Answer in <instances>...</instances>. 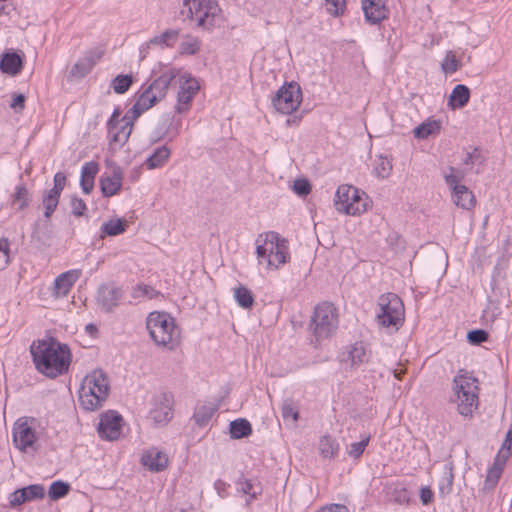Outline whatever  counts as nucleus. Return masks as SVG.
<instances>
[{
  "label": "nucleus",
  "mask_w": 512,
  "mask_h": 512,
  "mask_svg": "<svg viewBox=\"0 0 512 512\" xmlns=\"http://www.w3.org/2000/svg\"><path fill=\"white\" fill-rule=\"evenodd\" d=\"M9 251L8 240L5 238H0V270L5 269L9 264Z\"/></svg>",
  "instance_id": "48"
},
{
  "label": "nucleus",
  "mask_w": 512,
  "mask_h": 512,
  "mask_svg": "<svg viewBox=\"0 0 512 512\" xmlns=\"http://www.w3.org/2000/svg\"><path fill=\"white\" fill-rule=\"evenodd\" d=\"M70 491V484L61 480L54 481L48 490V496L55 501L65 497Z\"/></svg>",
  "instance_id": "36"
},
{
  "label": "nucleus",
  "mask_w": 512,
  "mask_h": 512,
  "mask_svg": "<svg viewBox=\"0 0 512 512\" xmlns=\"http://www.w3.org/2000/svg\"><path fill=\"white\" fill-rule=\"evenodd\" d=\"M80 185L85 194H89L94 187V179L81 177Z\"/></svg>",
  "instance_id": "63"
},
{
  "label": "nucleus",
  "mask_w": 512,
  "mask_h": 512,
  "mask_svg": "<svg viewBox=\"0 0 512 512\" xmlns=\"http://www.w3.org/2000/svg\"><path fill=\"white\" fill-rule=\"evenodd\" d=\"M230 436L233 439H240L252 433V427L248 420L240 418L232 421L229 425Z\"/></svg>",
  "instance_id": "29"
},
{
  "label": "nucleus",
  "mask_w": 512,
  "mask_h": 512,
  "mask_svg": "<svg viewBox=\"0 0 512 512\" xmlns=\"http://www.w3.org/2000/svg\"><path fill=\"white\" fill-rule=\"evenodd\" d=\"M442 69L445 73H454L459 69V62L452 52H448L442 62Z\"/></svg>",
  "instance_id": "47"
},
{
  "label": "nucleus",
  "mask_w": 512,
  "mask_h": 512,
  "mask_svg": "<svg viewBox=\"0 0 512 512\" xmlns=\"http://www.w3.org/2000/svg\"><path fill=\"white\" fill-rule=\"evenodd\" d=\"M170 154V149L166 145H163L155 149V151L146 159L145 164L149 169L162 167L169 159Z\"/></svg>",
  "instance_id": "27"
},
{
  "label": "nucleus",
  "mask_w": 512,
  "mask_h": 512,
  "mask_svg": "<svg viewBox=\"0 0 512 512\" xmlns=\"http://www.w3.org/2000/svg\"><path fill=\"white\" fill-rule=\"evenodd\" d=\"M59 195L47 192L43 197V206L45 208L44 216L49 218L59 203Z\"/></svg>",
  "instance_id": "43"
},
{
  "label": "nucleus",
  "mask_w": 512,
  "mask_h": 512,
  "mask_svg": "<svg viewBox=\"0 0 512 512\" xmlns=\"http://www.w3.org/2000/svg\"><path fill=\"white\" fill-rule=\"evenodd\" d=\"M338 327V315L332 303L323 302L314 308L309 330L316 342L331 337Z\"/></svg>",
  "instance_id": "8"
},
{
  "label": "nucleus",
  "mask_w": 512,
  "mask_h": 512,
  "mask_svg": "<svg viewBox=\"0 0 512 512\" xmlns=\"http://www.w3.org/2000/svg\"><path fill=\"white\" fill-rule=\"evenodd\" d=\"M457 397L458 412L463 416L472 415L478 406V380L471 372L460 369L453 379Z\"/></svg>",
  "instance_id": "6"
},
{
  "label": "nucleus",
  "mask_w": 512,
  "mask_h": 512,
  "mask_svg": "<svg viewBox=\"0 0 512 512\" xmlns=\"http://www.w3.org/2000/svg\"><path fill=\"white\" fill-rule=\"evenodd\" d=\"M146 328L149 335L158 347L173 351L180 343V329L174 318L166 313L153 311L146 319Z\"/></svg>",
  "instance_id": "2"
},
{
  "label": "nucleus",
  "mask_w": 512,
  "mask_h": 512,
  "mask_svg": "<svg viewBox=\"0 0 512 512\" xmlns=\"http://www.w3.org/2000/svg\"><path fill=\"white\" fill-rule=\"evenodd\" d=\"M126 222L121 219H111L101 226V238L107 236H117L125 232Z\"/></svg>",
  "instance_id": "33"
},
{
  "label": "nucleus",
  "mask_w": 512,
  "mask_h": 512,
  "mask_svg": "<svg viewBox=\"0 0 512 512\" xmlns=\"http://www.w3.org/2000/svg\"><path fill=\"white\" fill-rule=\"evenodd\" d=\"M214 412L213 406L202 405L196 409L193 418L198 425L204 426L210 421Z\"/></svg>",
  "instance_id": "39"
},
{
  "label": "nucleus",
  "mask_w": 512,
  "mask_h": 512,
  "mask_svg": "<svg viewBox=\"0 0 512 512\" xmlns=\"http://www.w3.org/2000/svg\"><path fill=\"white\" fill-rule=\"evenodd\" d=\"M13 441L15 446L26 451L28 448H33L36 442L35 431L28 425L27 421L19 419L13 427Z\"/></svg>",
  "instance_id": "16"
},
{
  "label": "nucleus",
  "mask_w": 512,
  "mask_h": 512,
  "mask_svg": "<svg viewBox=\"0 0 512 512\" xmlns=\"http://www.w3.org/2000/svg\"><path fill=\"white\" fill-rule=\"evenodd\" d=\"M175 81L179 84L175 109L181 114L189 110L193 98L200 89V85L191 74L186 72L182 73L180 70Z\"/></svg>",
  "instance_id": "12"
},
{
  "label": "nucleus",
  "mask_w": 512,
  "mask_h": 512,
  "mask_svg": "<svg viewBox=\"0 0 512 512\" xmlns=\"http://www.w3.org/2000/svg\"><path fill=\"white\" fill-rule=\"evenodd\" d=\"M133 116L129 111L127 114L122 118L123 124L121 126H117V129H115L112 133H109L110 135V147L112 149H115L116 146H123L129 139L132 129H133Z\"/></svg>",
  "instance_id": "19"
},
{
  "label": "nucleus",
  "mask_w": 512,
  "mask_h": 512,
  "mask_svg": "<svg viewBox=\"0 0 512 512\" xmlns=\"http://www.w3.org/2000/svg\"><path fill=\"white\" fill-rule=\"evenodd\" d=\"M281 414L284 421L291 420L293 424L297 422L299 418V411L292 399L288 398L283 401Z\"/></svg>",
  "instance_id": "37"
},
{
  "label": "nucleus",
  "mask_w": 512,
  "mask_h": 512,
  "mask_svg": "<svg viewBox=\"0 0 512 512\" xmlns=\"http://www.w3.org/2000/svg\"><path fill=\"white\" fill-rule=\"evenodd\" d=\"M66 184V176L62 172H58L54 176V187L49 190V192H52L56 195H61L62 190L64 189Z\"/></svg>",
  "instance_id": "54"
},
{
  "label": "nucleus",
  "mask_w": 512,
  "mask_h": 512,
  "mask_svg": "<svg viewBox=\"0 0 512 512\" xmlns=\"http://www.w3.org/2000/svg\"><path fill=\"white\" fill-rule=\"evenodd\" d=\"M80 276L79 270L66 271L54 280L51 294L56 297H65Z\"/></svg>",
  "instance_id": "18"
},
{
  "label": "nucleus",
  "mask_w": 512,
  "mask_h": 512,
  "mask_svg": "<svg viewBox=\"0 0 512 512\" xmlns=\"http://www.w3.org/2000/svg\"><path fill=\"white\" fill-rule=\"evenodd\" d=\"M293 191L299 196H306L311 192V185L306 179H297L294 181Z\"/></svg>",
  "instance_id": "50"
},
{
  "label": "nucleus",
  "mask_w": 512,
  "mask_h": 512,
  "mask_svg": "<svg viewBox=\"0 0 512 512\" xmlns=\"http://www.w3.org/2000/svg\"><path fill=\"white\" fill-rule=\"evenodd\" d=\"M147 296L148 298H153L155 295V290L148 285H138L134 291V296Z\"/></svg>",
  "instance_id": "59"
},
{
  "label": "nucleus",
  "mask_w": 512,
  "mask_h": 512,
  "mask_svg": "<svg viewBox=\"0 0 512 512\" xmlns=\"http://www.w3.org/2000/svg\"><path fill=\"white\" fill-rule=\"evenodd\" d=\"M316 512H349V510L345 505L331 504V505L322 507L321 509L317 510Z\"/></svg>",
  "instance_id": "61"
},
{
  "label": "nucleus",
  "mask_w": 512,
  "mask_h": 512,
  "mask_svg": "<svg viewBox=\"0 0 512 512\" xmlns=\"http://www.w3.org/2000/svg\"><path fill=\"white\" fill-rule=\"evenodd\" d=\"M392 170V164L388 158L380 157L379 161L377 162L374 171L375 175L379 178H387Z\"/></svg>",
  "instance_id": "44"
},
{
  "label": "nucleus",
  "mask_w": 512,
  "mask_h": 512,
  "mask_svg": "<svg viewBox=\"0 0 512 512\" xmlns=\"http://www.w3.org/2000/svg\"><path fill=\"white\" fill-rule=\"evenodd\" d=\"M467 339L469 343L479 345L488 339V333L482 329L472 330L468 332Z\"/></svg>",
  "instance_id": "49"
},
{
  "label": "nucleus",
  "mask_w": 512,
  "mask_h": 512,
  "mask_svg": "<svg viewBox=\"0 0 512 512\" xmlns=\"http://www.w3.org/2000/svg\"><path fill=\"white\" fill-rule=\"evenodd\" d=\"M104 50L95 48L88 51L83 58L78 60L71 68L70 74L76 78H83L93 69L98 60L102 58Z\"/></svg>",
  "instance_id": "17"
},
{
  "label": "nucleus",
  "mask_w": 512,
  "mask_h": 512,
  "mask_svg": "<svg viewBox=\"0 0 512 512\" xmlns=\"http://www.w3.org/2000/svg\"><path fill=\"white\" fill-rule=\"evenodd\" d=\"M440 130V123L437 121H428L420 124L414 129V136L419 139H425L430 135L438 133Z\"/></svg>",
  "instance_id": "34"
},
{
  "label": "nucleus",
  "mask_w": 512,
  "mask_h": 512,
  "mask_svg": "<svg viewBox=\"0 0 512 512\" xmlns=\"http://www.w3.org/2000/svg\"><path fill=\"white\" fill-rule=\"evenodd\" d=\"M236 484L237 490L243 494L249 495L251 499H256L257 495L261 493L260 485L250 479L241 478Z\"/></svg>",
  "instance_id": "35"
},
{
  "label": "nucleus",
  "mask_w": 512,
  "mask_h": 512,
  "mask_svg": "<svg viewBox=\"0 0 512 512\" xmlns=\"http://www.w3.org/2000/svg\"><path fill=\"white\" fill-rule=\"evenodd\" d=\"M122 417L115 411H107L101 415L97 430L102 439L116 440L121 434Z\"/></svg>",
  "instance_id": "15"
},
{
  "label": "nucleus",
  "mask_w": 512,
  "mask_h": 512,
  "mask_svg": "<svg viewBox=\"0 0 512 512\" xmlns=\"http://www.w3.org/2000/svg\"><path fill=\"white\" fill-rule=\"evenodd\" d=\"M348 357L353 366L361 365L368 361V353L362 342H356L348 349Z\"/></svg>",
  "instance_id": "32"
},
{
  "label": "nucleus",
  "mask_w": 512,
  "mask_h": 512,
  "mask_svg": "<svg viewBox=\"0 0 512 512\" xmlns=\"http://www.w3.org/2000/svg\"><path fill=\"white\" fill-rule=\"evenodd\" d=\"M378 311L376 319L380 326L398 330L404 322V304L395 293H385L377 301Z\"/></svg>",
  "instance_id": "9"
},
{
  "label": "nucleus",
  "mask_w": 512,
  "mask_h": 512,
  "mask_svg": "<svg viewBox=\"0 0 512 512\" xmlns=\"http://www.w3.org/2000/svg\"><path fill=\"white\" fill-rule=\"evenodd\" d=\"M133 83L131 75H118L112 80V88L117 94H123L129 90Z\"/></svg>",
  "instance_id": "40"
},
{
  "label": "nucleus",
  "mask_w": 512,
  "mask_h": 512,
  "mask_svg": "<svg viewBox=\"0 0 512 512\" xmlns=\"http://www.w3.org/2000/svg\"><path fill=\"white\" fill-rule=\"evenodd\" d=\"M362 10L370 24H378L387 18V9L382 0H362Z\"/></svg>",
  "instance_id": "20"
},
{
  "label": "nucleus",
  "mask_w": 512,
  "mask_h": 512,
  "mask_svg": "<svg viewBox=\"0 0 512 512\" xmlns=\"http://www.w3.org/2000/svg\"><path fill=\"white\" fill-rule=\"evenodd\" d=\"M452 198L453 202L462 209L470 210L476 204L474 194L466 186L455 187Z\"/></svg>",
  "instance_id": "26"
},
{
  "label": "nucleus",
  "mask_w": 512,
  "mask_h": 512,
  "mask_svg": "<svg viewBox=\"0 0 512 512\" xmlns=\"http://www.w3.org/2000/svg\"><path fill=\"white\" fill-rule=\"evenodd\" d=\"M120 115V109L116 108L107 122L108 133H112L120 125V120L118 119ZM121 122L123 121L121 120Z\"/></svg>",
  "instance_id": "58"
},
{
  "label": "nucleus",
  "mask_w": 512,
  "mask_h": 512,
  "mask_svg": "<svg viewBox=\"0 0 512 512\" xmlns=\"http://www.w3.org/2000/svg\"><path fill=\"white\" fill-rule=\"evenodd\" d=\"M25 103V96L23 94H17L14 96L13 101L10 104V107L15 110H23Z\"/></svg>",
  "instance_id": "62"
},
{
  "label": "nucleus",
  "mask_w": 512,
  "mask_h": 512,
  "mask_svg": "<svg viewBox=\"0 0 512 512\" xmlns=\"http://www.w3.org/2000/svg\"><path fill=\"white\" fill-rule=\"evenodd\" d=\"M364 192H360L351 185H341L337 188L334 198V206L340 213L351 216H359L367 211L368 202Z\"/></svg>",
  "instance_id": "10"
},
{
  "label": "nucleus",
  "mask_w": 512,
  "mask_h": 512,
  "mask_svg": "<svg viewBox=\"0 0 512 512\" xmlns=\"http://www.w3.org/2000/svg\"><path fill=\"white\" fill-rule=\"evenodd\" d=\"M186 16L198 27L212 29L220 26L223 20L221 9L215 0H184Z\"/></svg>",
  "instance_id": "7"
},
{
  "label": "nucleus",
  "mask_w": 512,
  "mask_h": 512,
  "mask_svg": "<svg viewBox=\"0 0 512 512\" xmlns=\"http://www.w3.org/2000/svg\"><path fill=\"white\" fill-rule=\"evenodd\" d=\"M99 166L96 162L91 161L84 164L81 170V177L94 179L98 173Z\"/></svg>",
  "instance_id": "55"
},
{
  "label": "nucleus",
  "mask_w": 512,
  "mask_h": 512,
  "mask_svg": "<svg viewBox=\"0 0 512 512\" xmlns=\"http://www.w3.org/2000/svg\"><path fill=\"white\" fill-rule=\"evenodd\" d=\"M200 48V42L196 37L187 35L180 44V53L194 55Z\"/></svg>",
  "instance_id": "41"
},
{
  "label": "nucleus",
  "mask_w": 512,
  "mask_h": 512,
  "mask_svg": "<svg viewBox=\"0 0 512 512\" xmlns=\"http://www.w3.org/2000/svg\"><path fill=\"white\" fill-rule=\"evenodd\" d=\"M234 298L237 304L243 309H251L254 305V296L252 292L243 285L233 289Z\"/></svg>",
  "instance_id": "31"
},
{
  "label": "nucleus",
  "mask_w": 512,
  "mask_h": 512,
  "mask_svg": "<svg viewBox=\"0 0 512 512\" xmlns=\"http://www.w3.org/2000/svg\"><path fill=\"white\" fill-rule=\"evenodd\" d=\"M70 205H71V212L73 215H75L77 217L84 215V212L86 210V204L81 198H79L77 196H72Z\"/></svg>",
  "instance_id": "51"
},
{
  "label": "nucleus",
  "mask_w": 512,
  "mask_h": 512,
  "mask_svg": "<svg viewBox=\"0 0 512 512\" xmlns=\"http://www.w3.org/2000/svg\"><path fill=\"white\" fill-rule=\"evenodd\" d=\"M178 75V69H168L155 78L148 86L144 87L129 110L133 119H137L143 112L161 101L166 96L169 86L176 80Z\"/></svg>",
  "instance_id": "3"
},
{
  "label": "nucleus",
  "mask_w": 512,
  "mask_h": 512,
  "mask_svg": "<svg viewBox=\"0 0 512 512\" xmlns=\"http://www.w3.org/2000/svg\"><path fill=\"white\" fill-rule=\"evenodd\" d=\"M464 172L460 171L454 167H449V173L444 175L445 182L452 189V192L455 191V187H461L462 185L459 182L463 179Z\"/></svg>",
  "instance_id": "42"
},
{
  "label": "nucleus",
  "mask_w": 512,
  "mask_h": 512,
  "mask_svg": "<svg viewBox=\"0 0 512 512\" xmlns=\"http://www.w3.org/2000/svg\"><path fill=\"white\" fill-rule=\"evenodd\" d=\"M141 463L144 467H147L148 470L159 472L167 467L168 457L157 448H151L142 455Z\"/></svg>",
  "instance_id": "22"
},
{
  "label": "nucleus",
  "mask_w": 512,
  "mask_h": 512,
  "mask_svg": "<svg viewBox=\"0 0 512 512\" xmlns=\"http://www.w3.org/2000/svg\"><path fill=\"white\" fill-rule=\"evenodd\" d=\"M502 453L503 457L501 458L500 456H496L494 464L487 472L484 482L485 489L491 490L497 485L503 472L506 460L510 457V447L507 448L506 452Z\"/></svg>",
  "instance_id": "23"
},
{
  "label": "nucleus",
  "mask_w": 512,
  "mask_h": 512,
  "mask_svg": "<svg viewBox=\"0 0 512 512\" xmlns=\"http://www.w3.org/2000/svg\"><path fill=\"white\" fill-rule=\"evenodd\" d=\"M339 444L335 438L324 435L319 441V452L324 458H333L338 454Z\"/></svg>",
  "instance_id": "30"
},
{
  "label": "nucleus",
  "mask_w": 512,
  "mask_h": 512,
  "mask_svg": "<svg viewBox=\"0 0 512 512\" xmlns=\"http://www.w3.org/2000/svg\"><path fill=\"white\" fill-rule=\"evenodd\" d=\"M23 67V57L18 52L7 51L2 54L0 69L3 73L11 76L19 74Z\"/></svg>",
  "instance_id": "24"
},
{
  "label": "nucleus",
  "mask_w": 512,
  "mask_h": 512,
  "mask_svg": "<svg viewBox=\"0 0 512 512\" xmlns=\"http://www.w3.org/2000/svg\"><path fill=\"white\" fill-rule=\"evenodd\" d=\"M30 353L36 369L50 378L68 371L71 353L67 345L54 339L38 340L30 346Z\"/></svg>",
  "instance_id": "1"
},
{
  "label": "nucleus",
  "mask_w": 512,
  "mask_h": 512,
  "mask_svg": "<svg viewBox=\"0 0 512 512\" xmlns=\"http://www.w3.org/2000/svg\"><path fill=\"white\" fill-rule=\"evenodd\" d=\"M302 101V92L296 82L283 85L272 99L275 109L282 114L296 111Z\"/></svg>",
  "instance_id": "11"
},
{
  "label": "nucleus",
  "mask_w": 512,
  "mask_h": 512,
  "mask_svg": "<svg viewBox=\"0 0 512 512\" xmlns=\"http://www.w3.org/2000/svg\"><path fill=\"white\" fill-rule=\"evenodd\" d=\"M369 441L370 436L366 435L362 438L361 441L352 443L350 445V449L348 450L349 456L355 459L359 458L362 455L363 451L365 450L366 446L368 445Z\"/></svg>",
  "instance_id": "45"
},
{
  "label": "nucleus",
  "mask_w": 512,
  "mask_h": 512,
  "mask_svg": "<svg viewBox=\"0 0 512 512\" xmlns=\"http://www.w3.org/2000/svg\"><path fill=\"white\" fill-rule=\"evenodd\" d=\"M123 290L115 283H106L98 287L96 302L100 309L106 313L113 312L123 298Z\"/></svg>",
  "instance_id": "13"
},
{
  "label": "nucleus",
  "mask_w": 512,
  "mask_h": 512,
  "mask_svg": "<svg viewBox=\"0 0 512 512\" xmlns=\"http://www.w3.org/2000/svg\"><path fill=\"white\" fill-rule=\"evenodd\" d=\"M483 157L479 149L474 148L471 152H467L464 158V164L466 166H473L474 164H482Z\"/></svg>",
  "instance_id": "53"
},
{
  "label": "nucleus",
  "mask_w": 512,
  "mask_h": 512,
  "mask_svg": "<svg viewBox=\"0 0 512 512\" xmlns=\"http://www.w3.org/2000/svg\"><path fill=\"white\" fill-rule=\"evenodd\" d=\"M172 396L160 393L154 396L149 418L158 425L168 423L172 418Z\"/></svg>",
  "instance_id": "14"
},
{
  "label": "nucleus",
  "mask_w": 512,
  "mask_h": 512,
  "mask_svg": "<svg viewBox=\"0 0 512 512\" xmlns=\"http://www.w3.org/2000/svg\"><path fill=\"white\" fill-rule=\"evenodd\" d=\"M327 10L331 15L338 16L343 13L345 8V0H325Z\"/></svg>",
  "instance_id": "52"
},
{
  "label": "nucleus",
  "mask_w": 512,
  "mask_h": 512,
  "mask_svg": "<svg viewBox=\"0 0 512 512\" xmlns=\"http://www.w3.org/2000/svg\"><path fill=\"white\" fill-rule=\"evenodd\" d=\"M453 484V475L452 473L446 474V476L442 479L439 484V491L441 495H447L450 493Z\"/></svg>",
  "instance_id": "57"
},
{
  "label": "nucleus",
  "mask_w": 512,
  "mask_h": 512,
  "mask_svg": "<svg viewBox=\"0 0 512 512\" xmlns=\"http://www.w3.org/2000/svg\"><path fill=\"white\" fill-rule=\"evenodd\" d=\"M257 258L259 264H265L269 269H277L289 258L287 240L278 233L270 231L259 235L256 240Z\"/></svg>",
  "instance_id": "5"
},
{
  "label": "nucleus",
  "mask_w": 512,
  "mask_h": 512,
  "mask_svg": "<svg viewBox=\"0 0 512 512\" xmlns=\"http://www.w3.org/2000/svg\"><path fill=\"white\" fill-rule=\"evenodd\" d=\"M25 495L27 496V501L42 499L45 495V489L40 484H33L27 487H24Z\"/></svg>",
  "instance_id": "46"
},
{
  "label": "nucleus",
  "mask_w": 512,
  "mask_h": 512,
  "mask_svg": "<svg viewBox=\"0 0 512 512\" xmlns=\"http://www.w3.org/2000/svg\"><path fill=\"white\" fill-rule=\"evenodd\" d=\"M30 199V193L27 188L23 184L17 185L12 195L13 204H18V208L23 210L28 206Z\"/></svg>",
  "instance_id": "38"
},
{
  "label": "nucleus",
  "mask_w": 512,
  "mask_h": 512,
  "mask_svg": "<svg viewBox=\"0 0 512 512\" xmlns=\"http://www.w3.org/2000/svg\"><path fill=\"white\" fill-rule=\"evenodd\" d=\"M179 31L176 29H168L160 35H156L149 40L147 46L159 45L161 47H173L178 40Z\"/></svg>",
  "instance_id": "28"
},
{
  "label": "nucleus",
  "mask_w": 512,
  "mask_h": 512,
  "mask_svg": "<svg viewBox=\"0 0 512 512\" xmlns=\"http://www.w3.org/2000/svg\"><path fill=\"white\" fill-rule=\"evenodd\" d=\"M27 501V496L25 495L24 488L18 489L11 493L9 497V503L12 507L19 506Z\"/></svg>",
  "instance_id": "56"
},
{
  "label": "nucleus",
  "mask_w": 512,
  "mask_h": 512,
  "mask_svg": "<svg viewBox=\"0 0 512 512\" xmlns=\"http://www.w3.org/2000/svg\"><path fill=\"white\" fill-rule=\"evenodd\" d=\"M420 499L423 505H428L433 499V492L429 487H422L420 489Z\"/></svg>",
  "instance_id": "60"
},
{
  "label": "nucleus",
  "mask_w": 512,
  "mask_h": 512,
  "mask_svg": "<svg viewBox=\"0 0 512 512\" xmlns=\"http://www.w3.org/2000/svg\"><path fill=\"white\" fill-rule=\"evenodd\" d=\"M512 446V430H509L507 433H506V437H505V440L502 444V447L499 451V453L497 454V456H500L501 458L503 457V453L502 452H506L507 448L510 447L511 448Z\"/></svg>",
  "instance_id": "64"
},
{
  "label": "nucleus",
  "mask_w": 512,
  "mask_h": 512,
  "mask_svg": "<svg viewBox=\"0 0 512 512\" xmlns=\"http://www.w3.org/2000/svg\"><path fill=\"white\" fill-rule=\"evenodd\" d=\"M470 99V89L464 84L456 85L448 100V106L452 109H461L467 105Z\"/></svg>",
  "instance_id": "25"
},
{
  "label": "nucleus",
  "mask_w": 512,
  "mask_h": 512,
  "mask_svg": "<svg viewBox=\"0 0 512 512\" xmlns=\"http://www.w3.org/2000/svg\"><path fill=\"white\" fill-rule=\"evenodd\" d=\"M110 385L107 375L101 369H96L86 375L79 389V402L87 411L101 408L109 395Z\"/></svg>",
  "instance_id": "4"
},
{
  "label": "nucleus",
  "mask_w": 512,
  "mask_h": 512,
  "mask_svg": "<svg viewBox=\"0 0 512 512\" xmlns=\"http://www.w3.org/2000/svg\"><path fill=\"white\" fill-rule=\"evenodd\" d=\"M123 172L119 166H114L111 175L103 176L100 180L101 191L105 197H111L119 192L122 186Z\"/></svg>",
  "instance_id": "21"
}]
</instances>
